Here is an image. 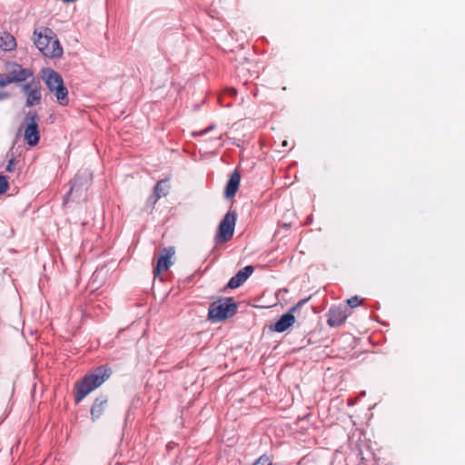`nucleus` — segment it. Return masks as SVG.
<instances>
[{"label": "nucleus", "instance_id": "1", "mask_svg": "<svg viewBox=\"0 0 465 465\" xmlns=\"http://www.w3.org/2000/svg\"><path fill=\"white\" fill-rule=\"evenodd\" d=\"M112 374V370L107 365H102L92 372L84 376L79 383L75 385L74 401L80 402L87 394L101 386Z\"/></svg>", "mask_w": 465, "mask_h": 465}, {"label": "nucleus", "instance_id": "2", "mask_svg": "<svg viewBox=\"0 0 465 465\" xmlns=\"http://www.w3.org/2000/svg\"><path fill=\"white\" fill-rule=\"evenodd\" d=\"M48 90L52 93L60 105H67L69 103L68 90L64 84L63 77L52 68H44L41 71Z\"/></svg>", "mask_w": 465, "mask_h": 465}, {"label": "nucleus", "instance_id": "3", "mask_svg": "<svg viewBox=\"0 0 465 465\" xmlns=\"http://www.w3.org/2000/svg\"><path fill=\"white\" fill-rule=\"evenodd\" d=\"M237 312V304L232 297L219 298L212 302L208 310V320L221 322L232 317Z\"/></svg>", "mask_w": 465, "mask_h": 465}, {"label": "nucleus", "instance_id": "4", "mask_svg": "<svg viewBox=\"0 0 465 465\" xmlns=\"http://www.w3.org/2000/svg\"><path fill=\"white\" fill-rule=\"evenodd\" d=\"M237 219V213L235 210H229L223 220L220 222L214 242L216 244L229 242L234 233V228Z\"/></svg>", "mask_w": 465, "mask_h": 465}, {"label": "nucleus", "instance_id": "5", "mask_svg": "<svg viewBox=\"0 0 465 465\" xmlns=\"http://www.w3.org/2000/svg\"><path fill=\"white\" fill-rule=\"evenodd\" d=\"M11 84H20L28 79L34 80V73L31 69L24 68L20 64L13 61H7L4 65Z\"/></svg>", "mask_w": 465, "mask_h": 465}, {"label": "nucleus", "instance_id": "6", "mask_svg": "<svg viewBox=\"0 0 465 465\" xmlns=\"http://www.w3.org/2000/svg\"><path fill=\"white\" fill-rule=\"evenodd\" d=\"M25 122L26 124L25 130V140L30 146H35L40 140L38 130L39 115L36 111L30 110L25 114Z\"/></svg>", "mask_w": 465, "mask_h": 465}, {"label": "nucleus", "instance_id": "7", "mask_svg": "<svg viewBox=\"0 0 465 465\" xmlns=\"http://www.w3.org/2000/svg\"><path fill=\"white\" fill-rule=\"evenodd\" d=\"M347 317L348 314L345 307L334 306L328 312L327 323L330 327H338L345 322Z\"/></svg>", "mask_w": 465, "mask_h": 465}, {"label": "nucleus", "instance_id": "8", "mask_svg": "<svg viewBox=\"0 0 465 465\" xmlns=\"http://www.w3.org/2000/svg\"><path fill=\"white\" fill-rule=\"evenodd\" d=\"M174 248L168 247L163 248L161 251V255L158 258L156 267L154 269V274H160L162 272L167 271L173 264L171 259L174 255Z\"/></svg>", "mask_w": 465, "mask_h": 465}, {"label": "nucleus", "instance_id": "9", "mask_svg": "<svg viewBox=\"0 0 465 465\" xmlns=\"http://www.w3.org/2000/svg\"><path fill=\"white\" fill-rule=\"evenodd\" d=\"M296 307H292L288 312L282 314L280 319L271 326V329L276 332H283L292 326L295 322V317L292 312Z\"/></svg>", "mask_w": 465, "mask_h": 465}, {"label": "nucleus", "instance_id": "10", "mask_svg": "<svg viewBox=\"0 0 465 465\" xmlns=\"http://www.w3.org/2000/svg\"><path fill=\"white\" fill-rule=\"evenodd\" d=\"M108 406V396L105 394H101L96 397L92 404L90 414L93 421L97 420L102 417L104 411Z\"/></svg>", "mask_w": 465, "mask_h": 465}, {"label": "nucleus", "instance_id": "11", "mask_svg": "<svg viewBox=\"0 0 465 465\" xmlns=\"http://www.w3.org/2000/svg\"><path fill=\"white\" fill-rule=\"evenodd\" d=\"M254 268L252 265H247L241 269L234 276H232L227 283L230 289H236L240 287L253 272Z\"/></svg>", "mask_w": 465, "mask_h": 465}, {"label": "nucleus", "instance_id": "12", "mask_svg": "<svg viewBox=\"0 0 465 465\" xmlns=\"http://www.w3.org/2000/svg\"><path fill=\"white\" fill-rule=\"evenodd\" d=\"M240 182H241V174L237 171H234L231 174L230 179L228 180V182L226 183L225 190H224L225 198L230 199L236 194V193L239 189Z\"/></svg>", "mask_w": 465, "mask_h": 465}, {"label": "nucleus", "instance_id": "13", "mask_svg": "<svg viewBox=\"0 0 465 465\" xmlns=\"http://www.w3.org/2000/svg\"><path fill=\"white\" fill-rule=\"evenodd\" d=\"M168 193L169 184L167 180H161L155 184L153 194L148 198V202L154 205L160 198L166 196Z\"/></svg>", "mask_w": 465, "mask_h": 465}, {"label": "nucleus", "instance_id": "14", "mask_svg": "<svg viewBox=\"0 0 465 465\" xmlns=\"http://www.w3.org/2000/svg\"><path fill=\"white\" fill-rule=\"evenodd\" d=\"M16 46L15 38L7 32L0 34V48L5 51H11Z\"/></svg>", "mask_w": 465, "mask_h": 465}, {"label": "nucleus", "instance_id": "15", "mask_svg": "<svg viewBox=\"0 0 465 465\" xmlns=\"http://www.w3.org/2000/svg\"><path fill=\"white\" fill-rule=\"evenodd\" d=\"M52 38L43 35L42 34H38L36 38L35 39V45L38 48V50L45 55V53L48 51L50 43Z\"/></svg>", "mask_w": 465, "mask_h": 465}, {"label": "nucleus", "instance_id": "16", "mask_svg": "<svg viewBox=\"0 0 465 465\" xmlns=\"http://www.w3.org/2000/svg\"><path fill=\"white\" fill-rule=\"evenodd\" d=\"M25 104L28 107H32L37 105L41 103L42 94H41V86L38 88H34V91H31L30 94H27Z\"/></svg>", "mask_w": 465, "mask_h": 465}, {"label": "nucleus", "instance_id": "17", "mask_svg": "<svg viewBox=\"0 0 465 465\" xmlns=\"http://www.w3.org/2000/svg\"><path fill=\"white\" fill-rule=\"evenodd\" d=\"M52 46L49 45L48 51L45 53V56L51 58H59L63 55V48L58 40L51 41Z\"/></svg>", "mask_w": 465, "mask_h": 465}, {"label": "nucleus", "instance_id": "18", "mask_svg": "<svg viewBox=\"0 0 465 465\" xmlns=\"http://www.w3.org/2000/svg\"><path fill=\"white\" fill-rule=\"evenodd\" d=\"M38 87H40V83L35 82V79H31L30 82H27L22 85V92L25 95H27V94H30L31 91H34V88Z\"/></svg>", "mask_w": 465, "mask_h": 465}, {"label": "nucleus", "instance_id": "19", "mask_svg": "<svg viewBox=\"0 0 465 465\" xmlns=\"http://www.w3.org/2000/svg\"><path fill=\"white\" fill-rule=\"evenodd\" d=\"M9 183L6 176L0 175V194L5 193L8 190Z\"/></svg>", "mask_w": 465, "mask_h": 465}, {"label": "nucleus", "instance_id": "20", "mask_svg": "<svg viewBox=\"0 0 465 465\" xmlns=\"http://www.w3.org/2000/svg\"><path fill=\"white\" fill-rule=\"evenodd\" d=\"M252 465H272V461L268 456L262 455Z\"/></svg>", "mask_w": 465, "mask_h": 465}, {"label": "nucleus", "instance_id": "21", "mask_svg": "<svg viewBox=\"0 0 465 465\" xmlns=\"http://www.w3.org/2000/svg\"><path fill=\"white\" fill-rule=\"evenodd\" d=\"M361 302L362 301L358 296H353L347 301V303L351 308H355L359 306Z\"/></svg>", "mask_w": 465, "mask_h": 465}, {"label": "nucleus", "instance_id": "22", "mask_svg": "<svg viewBox=\"0 0 465 465\" xmlns=\"http://www.w3.org/2000/svg\"><path fill=\"white\" fill-rule=\"evenodd\" d=\"M8 84H11V82L6 74V73L0 74V88H4L7 86Z\"/></svg>", "mask_w": 465, "mask_h": 465}, {"label": "nucleus", "instance_id": "23", "mask_svg": "<svg viewBox=\"0 0 465 465\" xmlns=\"http://www.w3.org/2000/svg\"><path fill=\"white\" fill-rule=\"evenodd\" d=\"M14 170H15V159H14V158H11V159L8 161V164H7V166L5 167V171H6L7 173H12Z\"/></svg>", "mask_w": 465, "mask_h": 465}, {"label": "nucleus", "instance_id": "24", "mask_svg": "<svg viewBox=\"0 0 465 465\" xmlns=\"http://www.w3.org/2000/svg\"><path fill=\"white\" fill-rule=\"evenodd\" d=\"M10 94L7 92H0V101L9 98Z\"/></svg>", "mask_w": 465, "mask_h": 465}, {"label": "nucleus", "instance_id": "25", "mask_svg": "<svg viewBox=\"0 0 465 465\" xmlns=\"http://www.w3.org/2000/svg\"><path fill=\"white\" fill-rule=\"evenodd\" d=\"M78 178H79V174H76V175L74 176V180L72 181L73 185H72V187H71V189H70V191H69L68 194H70V193H72V191H73L74 187L76 185Z\"/></svg>", "mask_w": 465, "mask_h": 465}, {"label": "nucleus", "instance_id": "26", "mask_svg": "<svg viewBox=\"0 0 465 465\" xmlns=\"http://www.w3.org/2000/svg\"><path fill=\"white\" fill-rule=\"evenodd\" d=\"M307 301H308V299L301 300L294 307L297 308V307L304 304Z\"/></svg>", "mask_w": 465, "mask_h": 465}, {"label": "nucleus", "instance_id": "27", "mask_svg": "<svg viewBox=\"0 0 465 465\" xmlns=\"http://www.w3.org/2000/svg\"><path fill=\"white\" fill-rule=\"evenodd\" d=\"M357 457L360 458L361 460H364V458L362 457L361 450H359V452L357 453Z\"/></svg>", "mask_w": 465, "mask_h": 465}, {"label": "nucleus", "instance_id": "28", "mask_svg": "<svg viewBox=\"0 0 465 465\" xmlns=\"http://www.w3.org/2000/svg\"><path fill=\"white\" fill-rule=\"evenodd\" d=\"M230 93H231L232 94H236V93H237V92H236V90H235L234 88H232V89L230 90Z\"/></svg>", "mask_w": 465, "mask_h": 465}]
</instances>
